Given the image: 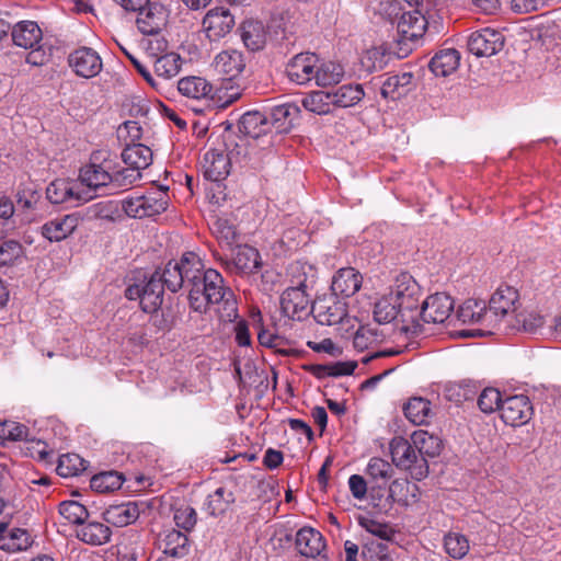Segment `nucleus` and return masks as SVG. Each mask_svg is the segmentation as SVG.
Instances as JSON below:
<instances>
[{"label": "nucleus", "instance_id": "43", "mask_svg": "<svg viewBox=\"0 0 561 561\" xmlns=\"http://www.w3.org/2000/svg\"><path fill=\"white\" fill-rule=\"evenodd\" d=\"M411 440L416 448L417 455L424 458L436 457L442 450V440L425 431L414 432Z\"/></svg>", "mask_w": 561, "mask_h": 561}, {"label": "nucleus", "instance_id": "1", "mask_svg": "<svg viewBox=\"0 0 561 561\" xmlns=\"http://www.w3.org/2000/svg\"><path fill=\"white\" fill-rule=\"evenodd\" d=\"M388 295L401 309V331L417 335L422 333V324L416 320L422 288L409 273H400L393 279Z\"/></svg>", "mask_w": 561, "mask_h": 561}, {"label": "nucleus", "instance_id": "10", "mask_svg": "<svg viewBox=\"0 0 561 561\" xmlns=\"http://www.w3.org/2000/svg\"><path fill=\"white\" fill-rule=\"evenodd\" d=\"M236 25L233 14L229 9L216 7L210 9L203 19V28L211 42L220 41L231 33Z\"/></svg>", "mask_w": 561, "mask_h": 561}, {"label": "nucleus", "instance_id": "25", "mask_svg": "<svg viewBox=\"0 0 561 561\" xmlns=\"http://www.w3.org/2000/svg\"><path fill=\"white\" fill-rule=\"evenodd\" d=\"M165 284L161 278L160 271H156L151 277L144 284L141 296V309L151 313L157 311L163 301Z\"/></svg>", "mask_w": 561, "mask_h": 561}, {"label": "nucleus", "instance_id": "47", "mask_svg": "<svg viewBox=\"0 0 561 561\" xmlns=\"http://www.w3.org/2000/svg\"><path fill=\"white\" fill-rule=\"evenodd\" d=\"M302 106L314 114L324 115L331 112L332 99L328 91H313L302 99Z\"/></svg>", "mask_w": 561, "mask_h": 561}, {"label": "nucleus", "instance_id": "57", "mask_svg": "<svg viewBox=\"0 0 561 561\" xmlns=\"http://www.w3.org/2000/svg\"><path fill=\"white\" fill-rule=\"evenodd\" d=\"M60 515L71 524L82 525L89 517L84 505L77 501H64L59 504Z\"/></svg>", "mask_w": 561, "mask_h": 561}, {"label": "nucleus", "instance_id": "44", "mask_svg": "<svg viewBox=\"0 0 561 561\" xmlns=\"http://www.w3.org/2000/svg\"><path fill=\"white\" fill-rule=\"evenodd\" d=\"M413 75L411 72H402L401 75L390 76L386 79L381 87V95L385 99H397L408 91V87L412 83Z\"/></svg>", "mask_w": 561, "mask_h": 561}, {"label": "nucleus", "instance_id": "41", "mask_svg": "<svg viewBox=\"0 0 561 561\" xmlns=\"http://www.w3.org/2000/svg\"><path fill=\"white\" fill-rule=\"evenodd\" d=\"M332 106L351 107L356 105L364 98L365 93L360 84H344L330 92Z\"/></svg>", "mask_w": 561, "mask_h": 561}, {"label": "nucleus", "instance_id": "3", "mask_svg": "<svg viewBox=\"0 0 561 561\" xmlns=\"http://www.w3.org/2000/svg\"><path fill=\"white\" fill-rule=\"evenodd\" d=\"M204 262L195 252H185L179 260L169 261L162 268H159L165 287L176 293L196 284L195 278L201 275Z\"/></svg>", "mask_w": 561, "mask_h": 561}, {"label": "nucleus", "instance_id": "32", "mask_svg": "<svg viewBox=\"0 0 561 561\" xmlns=\"http://www.w3.org/2000/svg\"><path fill=\"white\" fill-rule=\"evenodd\" d=\"M149 62L152 64L153 71L158 78L169 80L180 72L182 59L175 53H168L161 56L151 54L149 55Z\"/></svg>", "mask_w": 561, "mask_h": 561}, {"label": "nucleus", "instance_id": "36", "mask_svg": "<svg viewBox=\"0 0 561 561\" xmlns=\"http://www.w3.org/2000/svg\"><path fill=\"white\" fill-rule=\"evenodd\" d=\"M231 265L240 274L256 273L261 266L260 253L252 247H239L234 253Z\"/></svg>", "mask_w": 561, "mask_h": 561}, {"label": "nucleus", "instance_id": "23", "mask_svg": "<svg viewBox=\"0 0 561 561\" xmlns=\"http://www.w3.org/2000/svg\"><path fill=\"white\" fill-rule=\"evenodd\" d=\"M13 43L24 49L38 50L43 32L34 21H21L11 31Z\"/></svg>", "mask_w": 561, "mask_h": 561}, {"label": "nucleus", "instance_id": "37", "mask_svg": "<svg viewBox=\"0 0 561 561\" xmlns=\"http://www.w3.org/2000/svg\"><path fill=\"white\" fill-rule=\"evenodd\" d=\"M178 90L186 98L199 100L211 94L213 85L202 77L190 76L179 80Z\"/></svg>", "mask_w": 561, "mask_h": 561}, {"label": "nucleus", "instance_id": "31", "mask_svg": "<svg viewBox=\"0 0 561 561\" xmlns=\"http://www.w3.org/2000/svg\"><path fill=\"white\" fill-rule=\"evenodd\" d=\"M239 130L252 138H259L271 131L267 114L260 111H249L239 121Z\"/></svg>", "mask_w": 561, "mask_h": 561}, {"label": "nucleus", "instance_id": "35", "mask_svg": "<svg viewBox=\"0 0 561 561\" xmlns=\"http://www.w3.org/2000/svg\"><path fill=\"white\" fill-rule=\"evenodd\" d=\"M234 501L233 492L220 486L206 497L203 510L210 516H219L226 513Z\"/></svg>", "mask_w": 561, "mask_h": 561}, {"label": "nucleus", "instance_id": "6", "mask_svg": "<svg viewBox=\"0 0 561 561\" xmlns=\"http://www.w3.org/2000/svg\"><path fill=\"white\" fill-rule=\"evenodd\" d=\"M307 276L302 273L297 280H291L279 298L282 313L293 320H302L310 312L311 299L307 293Z\"/></svg>", "mask_w": 561, "mask_h": 561}, {"label": "nucleus", "instance_id": "14", "mask_svg": "<svg viewBox=\"0 0 561 561\" xmlns=\"http://www.w3.org/2000/svg\"><path fill=\"white\" fill-rule=\"evenodd\" d=\"M46 196L51 204L70 203L73 205L92 198V195L80 188L79 183L66 180L53 181L46 188Z\"/></svg>", "mask_w": 561, "mask_h": 561}, {"label": "nucleus", "instance_id": "64", "mask_svg": "<svg viewBox=\"0 0 561 561\" xmlns=\"http://www.w3.org/2000/svg\"><path fill=\"white\" fill-rule=\"evenodd\" d=\"M28 430L25 425L12 421L0 423V437L9 440L27 439Z\"/></svg>", "mask_w": 561, "mask_h": 561}, {"label": "nucleus", "instance_id": "12", "mask_svg": "<svg viewBox=\"0 0 561 561\" xmlns=\"http://www.w3.org/2000/svg\"><path fill=\"white\" fill-rule=\"evenodd\" d=\"M488 307L484 301L468 299L456 311L455 318L463 324H477L479 335L493 334L494 325L486 323Z\"/></svg>", "mask_w": 561, "mask_h": 561}, {"label": "nucleus", "instance_id": "45", "mask_svg": "<svg viewBox=\"0 0 561 561\" xmlns=\"http://www.w3.org/2000/svg\"><path fill=\"white\" fill-rule=\"evenodd\" d=\"M124 482V478L117 471H105L92 477L90 486L99 493H107L118 490Z\"/></svg>", "mask_w": 561, "mask_h": 561}, {"label": "nucleus", "instance_id": "62", "mask_svg": "<svg viewBox=\"0 0 561 561\" xmlns=\"http://www.w3.org/2000/svg\"><path fill=\"white\" fill-rule=\"evenodd\" d=\"M113 182L115 186H129L136 183L141 178V172L133 167L118 168L116 156L114 154V172Z\"/></svg>", "mask_w": 561, "mask_h": 561}, {"label": "nucleus", "instance_id": "30", "mask_svg": "<svg viewBox=\"0 0 561 561\" xmlns=\"http://www.w3.org/2000/svg\"><path fill=\"white\" fill-rule=\"evenodd\" d=\"M460 54L455 48H443L430 61V69L437 77H447L457 70Z\"/></svg>", "mask_w": 561, "mask_h": 561}, {"label": "nucleus", "instance_id": "59", "mask_svg": "<svg viewBox=\"0 0 561 561\" xmlns=\"http://www.w3.org/2000/svg\"><path fill=\"white\" fill-rule=\"evenodd\" d=\"M415 490L416 486L412 485ZM411 493V485L407 479H396L393 480L388 488V496L386 501L391 505L393 503H398L400 505L409 504V494Z\"/></svg>", "mask_w": 561, "mask_h": 561}, {"label": "nucleus", "instance_id": "53", "mask_svg": "<svg viewBox=\"0 0 561 561\" xmlns=\"http://www.w3.org/2000/svg\"><path fill=\"white\" fill-rule=\"evenodd\" d=\"M382 339L383 335L380 334L377 329L368 325H362L353 336V345L357 351L364 352L374 345H377L382 341Z\"/></svg>", "mask_w": 561, "mask_h": 561}, {"label": "nucleus", "instance_id": "39", "mask_svg": "<svg viewBox=\"0 0 561 561\" xmlns=\"http://www.w3.org/2000/svg\"><path fill=\"white\" fill-rule=\"evenodd\" d=\"M162 545L163 552L173 558H184L190 552L187 535L176 529L165 531Z\"/></svg>", "mask_w": 561, "mask_h": 561}, {"label": "nucleus", "instance_id": "19", "mask_svg": "<svg viewBox=\"0 0 561 561\" xmlns=\"http://www.w3.org/2000/svg\"><path fill=\"white\" fill-rule=\"evenodd\" d=\"M296 548L299 553L307 558L325 559L322 553L325 549V541L322 534L312 527H304L296 534Z\"/></svg>", "mask_w": 561, "mask_h": 561}, {"label": "nucleus", "instance_id": "46", "mask_svg": "<svg viewBox=\"0 0 561 561\" xmlns=\"http://www.w3.org/2000/svg\"><path fill=\"white\" fill-rule=\"evenodd\" d=\"M210 230L214 236L226 244H231L237 237V228L228 216H214L210 222Z\"/></svg>", "mask_w": 561, "mask_h": 561}, {"label": "nucleus", "instance_id": "56", "mask_svg": "<svg viewBox=\"0 0 561 561\" xmlns=\"http://www.w3.org/2000/svg\"><path fill=\"white\" fill-rule=\"evenodd\" d=\"M504 399L505 397H503L499 389L488 387L479 394L478 407L481 412L491 414L501 410Z\"/></svg>", "mask_w": 561, "mask_h": 561}, {"label": "nucleus", "instance_id": "5", "mask_svg": "<svg viewBox=\"0 0 561 561\" xmlns=\"http://www.w3.org/2000/svg\"><path fill=\"white\" fill-rule=\"evenodd\" d=\"M518 306V290L508 285L499 286L489 300L486 323L494 325L495 330L504 322L508 325L512 321L510 318L516 312Z\"/></svg>", "mask_w": 561, "mask_h": 561}, {"label": "nucleus", "instance_id": "16", "mask_svg": "<svg viewBox=\"0 0 561 561\" xmlns=\"http://www.w3.org/2000/svg\"><path fill=\"white\" fill-rule=\"evenodd\" d=\"M363 285V275L354 267H342L335 272L331 282V295L346 301L353 297Z\"/></svg>", "mask_w": 561, "mask_h": 561}, {"label": "nucleus", "instance_id": "52", "mask_svg": "<svg viewBox=\"0 0 561 561\" xmlns=\"http://www.w3.org/2000/svg\"><path fill=\"white\" fill-rule=\"evenodd\" d=\"M141 213L151 217L163 213L168 207V194L164 191L140 195Z\"/></svg>", "mask_w": 561, "mask_h": 561}, {"label": "nucleus", "instance_id": "50", "mask_svg": "<svg viewBox=\"0 0 561 561\" xmlns=\"http://www.w3.org/2000/svg\"><path fill=\"white\" fill-rule=\"evenodd\" d=\"M87 469V462L77 454L61 455L58 459L56 471L62 478L80 474Z\"/></svg>", "mask_w": 561, "mask_h": 561}, {"label": "nucleus", "instance_id": "15", "mask_svg": "<svg viewBox=\"0 0 561 561\" xmlns=\"http://www.w3.org/2000/svg\"><path fill=\"white\" fill-rule=\"evenodd\" d=\"M68 62L77 76L85 79L98 76L103 68L100 55L90 47L73 50L68 57Z\"/></svg>", "mask_w": 561, "mask_h": 561}, {"label": "nucleus", "instance_id": "48", "mask_svg": "<svg viewBox=\"0 0 561 561\" xmlns=\"http://www.w3.org/2000/svg\"><path fill=\"white\" fill-rule=\"evenodd\" d=\"M398 317L401 318V309L388 294L375 304L374 319L378 323H390Z\"/></svg>", "mask_w": 561, "mask_h": 561}, {"label": "nucleus", "instance_id": "29", "mask_svg": "<svg viewBox=\"0 0 561 561\" xmlns=\"http://www.w3.org/2000/svg\"><path fill=\"white\" fill-rule=\"evenodd\" d=\"M77 538L90 546H102L111 540V528L100 522L83 523L76 531Z\"/></svg>", "mask_w": 561, "mask_h": 561}, {"label": "nucleus", "instance_id": "38", "mask_svg": "<svg viewBox=\"0 0 561 561\" xmlns=\"http://www.w3.org/2000/svg\"><path fill=\"white\" fill-rule=\"evenodd\" d=\"M122 160L141 172L152 163V151L142 144L128 145L122 152Z\"/></svg>", "mask_w": 561, "mask_h": 561}, {"label": "nucleus", "instance_id": "49", "mask_svg": "<svg viewBox=\"0 0 561 561\" xmlns=\"http://www.w3.org/2000/svg\"><path fill=\"white\" fill-rule=\"evenodd\" d=\"M3 541L2 550L10 553L24 551L32 545L30 534L22 528L7 529Z\"/></svg>", "mask_w": 561, "mask_h": 561}, {"label": "nucleus", "instance_id": "33", "mask_svg": "<svg viewBox=\"0 0 561 561\" xmlns=\"http://www.w3.org/2000/svg\"><path fill=\"white\" fill-rule=\"evenodd\" d=\"M240 36L245 47L252 51L262 49L266 43L265 26L260 21H244L240 26Z\"/></svg>", "mask_w": 561, "mask_h": 561}, {"label": "nucleus", "instance_id": "9", "mask_svg": "<svg viewBox=\"0 0 561 561\" xmlns=\"http://www.w3.org/2000/svg\"><path fill=\"white\" fill-rule=\"evenodd\" d=\"M311 312L321 325H336L350 321L347 302L331 294L318 297L311 305Z\"/></svg>", "mask_w": 561, "mask_h": 561}, {"label": "nucleus", "instance_id": "17", "mask_svg": "<svg viewBox=\"0 0 561 561\" xmlns=\"http://www.w3.org/2000/svg\"><path fill=\"white\" fill-rule=\"evenodd\" d=\"M318 58L311 53L297 54L288 62L286 73L290 81L298 84H305L311 79H316Z\"/></svg>", "mask_w": 561, "mask_h": 561}, {"label": "nucleus", "instance_id": "55", "mask_svg": "<svg viewBox=\"0 0 561 561\" xmlns=\"http://www.w3.org/2000/svg\"><path fill=\"white\" fill-rule=\"evenodd\" d=\"M388 64V56L381 47H371L364 51L360 57V65L367 72L383 69Z\"/></svg>", "mask_w": 561, "mask_h": 561}, {"label": "nucleus", "instance_id": "28", "mask_svg": "<svg viewBox=\"0 0 561 561\" xmlns=\"http://www.w3.org/2000/svg\"><path fill=\"white\" fill-rule=\"evenodd\" d=\"M139 513L137 503L126 502L111 505L104 511L103 517L107 524H112L116 527H125L136 522L139 517Z\"/></svg>", "mask_w": 561, "mask_h": 561}, {"label": "nucleus", "instance_id": "26", "mask_svg": "<svg viewBox=\"0 0 561 561\" xmlns=\"http://www.w3.org/2000/svg\"><path fill=\"white\" fill-rule=\"evenodd\" d=\"M299 113V107L293 103H284L274 106L267 114L270 129H275L277 134L288 133Z\"/></svg>", "mask_w": 561, "mask_h": 561}, {"label": "nucleus", "instance_id": "54", "mask_svg": "<svg viewBox=\"0 0 561 561\" xmlns=\"http://www.w3.org/2000/svg\"><path fill=\"white\" fill-rule=\"evenodd\" d=\"M343 76V67L340 64L329 61L317 68L316 82L321 87L331 85L339 83Z\"/></svg>", "mask_w": 561, "mask_h": 561}, {"label": "nucleus", "instance_id": "11", "mask_svg": "<svg viewBox=\"0 0 561 561\" xmlns=\"http://www.w3.org/2000/svg\"><path fill=\"white\" fill-rule=\"evenodd\" d=\"M468 50L477 57H491L504 47V36L492 28L473 32L468 38Z\"/></svg>", "mask_w": 561, "mask_h": 561}, {"label": "nucleus", "instance_id": "40", "mask_svg": "<svg viewBox=\"0 0 561 561\" xmlns=\"http://www.w3.org/2000/svg\"><path fill=\"white\" fill-rule=\"evenodd\" d=\"M405 417L415 425H424L432 417L431 402L423 398H412L403 408Z\"/></svg>", "mask_w": 561, "mask_h": 561}, {"label": "nucleus", "instance_id": "63", "mask_svg": "<svg viewBox=\"0 0 561 561\" xmlns=\"http://www.w3.org/2000/svg\"><path fill=\"white\" fill-rule=\"evenodd\" d=\"M23 255V247L15 240L0 242V266L13 264Z\"/></svg>", "mask_w": 561, "mask_h": 561}, {"label": "nucleus", "instance_id": "27", "mask_svg": "<svg viewBox=\"0 0 561 561\" xmlns=\"http://www.w3.org/2000/svg\"><path fill=\"white\" fill-rule=\"evenodd\" d=\"M202 167L207 180L218 182L229 174L230 161L224 152L208 150L203 157Z\"/></svg>", "mask_w": 561, "mask_h": 561}, {"label": "nucleus", "instance_id": "8", "mask_svg": "<svg viewBox=\"0 0 561 561\" xmlns=\"http://www.w3.org/2000/svg\"><path fill=\"white\" fill-rule=\"evenodd\" d=\"M455 304L453 298L445 293H436L422 301L416 310V320L423 323L442 324L451 322Z\"/></svg>", "mask_w": 561, "mask_h": 561}, {"label": "nucleus", "instance_id": "2", "mask_svg": "<svg viewBox=\"0 0 561 561\" xmlns=\"http://www.w3.org/2000/svg\"><path fill=\"white\" fill-rule=\"evenodd\" d=\"M194 285L187 288L190 307L199 313H205L211 305L229 300L232 293L225 287L224 278L214 268L203 267L201 275L195 278Z\"/></svg>", "mask_w": 561, "mask_h": 561}, {"label": "nucleus", "instance_id": "18", "mask_svg": "<svg viewBox=\"0 0 561 561\" xmlns=\"http://www.w3.org/2000/svg\"><path fill=\"white\" fill-rule=\"evenodd\" d=\"M366 474L369 478L371 499L376 500L382 496L381 491L392 478L393 468L388 461L373 457L366 467Z\"/></svg>", "mask_w": 561, "mask_h": 561}, {"label": "nucleus", "instance_id": "24", "mask_svg": "<svg viewBox=\"0 0 561 561\" xmlns=\"http://www.w3.org/2000/svg\"><path fill=\"white\" fill-rule=\"evenodd\" d=\"M214 67L218 73L231 80L243 72L245 58L243 54L237 49L222 50L215 57Z\"/></svg>", "mask_w": 561, "mask_h": 561}, {"label": "nucleus", "instance_id": "21", "mask_svg": "<svg viewBox=\"0 0 561 561\" xmlns=\"http://www.w3.org/2000/svg\"><path fill=\"white\" fill-rule=\"evenodd\" d=\"M427 24L426 18L419 10L403 12L398 22L401 41L404 43L416 42L424 35Z\"/></svg>", "mask_w": 561, "mask_h": 561}, {"label": "nucleus", "instance_id": "20", "mask_svg": "<svg viewBox=\"0 0 561 561\" xmlns=\"http://www.w3.org/2000/svg\"><path fill=\"white\" fill-rule=\"evenodd\" d=\"M167 23V14L162 5L148 3L137 15L136 24L144 35H157Z\"/></svg>", "mask_w": 561, "mask_h": 561}, {"label": "nucleus", "instance_id": "22", "mask_svg": "<svg viewBox=\"0 0 561 561\" xmlns=\"http://www.w3.org/2000/svg\"><path fill=\"white\" fill-rule=\"evenodd\" d=\"M78 224L79 219L76 215H65L46 221L41 227V233L50 242H60L73 233Z\"/></svg>", "mask_w": 561, "mask_h": 561}, {"label": "nucleus", "instance_id": "13", "mask_svg": "<svg viewBox=\"0 0 561 561\" xmlns=\"http://www.w3.org/2000/svg\"><path fill=\"white\" fill-rule=\"evenodd\" d=\"M501 419L511 426L526 424L533 415V405L528 397L524 394L507 396L501 405Z\"/></svg>", "mask_w": 561, "mask_h": 561}, {"label": "nucleus", "instance_id": "61", "mask_svg": "<svg viewBox=\"0 0 561 561\" xmlns=\"http://www.w3.org/2000/svg\"><path fill=\"white\" fill-rule=\"evenodd\" d=\"M173 520L176 527L184 530V533H188L193 530L197 522V513L190 505H180L175 507L173 513Z\"/></svg>", "mask_w": 561, "mask_h": 561}, {"label": "nucleus", "instance_id": "7", "mask_svg": "<svg viewBox=\"0 0 561 561\" xmlns=\"http://www.w3.org/2000/svg\"><path fill=\"white\" fill-rule=\"evenodd\" d=\"M390 454L393 463L401 469L409 470L416 480H422L428 474L427 460L417 455L412 442L397 436L390 442Z\"/></svg>", "mask_w": 561, "mask_h": 561}, {"label": "nucleus", "instance_id": "42", "mask_svg": "<svg viewBox=\"0 0 561 561\" xmlns=\"http://www.w3.org/2000/svg\"><path fill=\"white\" fill-rule=\"evenodd\" d=\"M545 317L536 310H524L515 314L514 320L508 322L507 328L526 333H536L542 328Z\"/></svg>", "mask_w": 561, "mask_h": 561}, {"label": "nucleus", "instance_id": "58", "mask_svg": "<svg viewBox=\"0 0 561 561\" xmlns=\"http://www.w3.org/2000/svg\"><path fill=\"white\" fill-rule=\"evenodd\" d=\"M444 547L446 553L454 559H462L469 551V541L466 536L458 533L445 535Z\"/></svg>", "mask_w": 561, "mask_h": 561}, {"label": "nucleus", "instance_id": "60", "mask_svg": "<svg viewBox=\"0 0 561 561\" xmlns=\"http://www.w3.org/2000/svg\"><path fill=\"white\" fill-rule=\"evenodd\" d=\"M358 524L366 531L385 541H391L396 535L394 529L388 524L377 522L369 517H359Z\"/></svg>", "mask_w": 561, "mask_h": 561}, {"label": "nucleus", "instance_id": "51", "mask_svg": "<svg viewBox=\"0 0 561 561\" xmlns=\"http://www.w3.org/2000/svg\"><path fill=\"white\" fill-rule=\"evenodd\" d=\"M444 396L448 401L461 404L465 401L473 400L476 387L469 381L448 383L444 389Z\"/></svg>", "mask_w": 561, "mask_h": 561}, {"label": "nucleus", "instance_id": "4", "mask_svg": "<svg viewBox=\"0 0 561 561\" xmlns=\"http://www.w3.org/2000/svg\"><path fill=\"white\" fill-rule=\"evenodd\" d=\"M114 154L107 149L91 153L90 162L80 170V181L91 190L104 187L113 182Z\"/></svg>", "mask_w": 561, "mask_h": 561}, {"label": "nucleus", "instance_id": "34", "mask_svg": "<svg viewBox=\"0 0 561 561\" xmlns=\"http://www.w3.org/2000/svg\"><path fill=\"white\" fill-rule=\"evenodd\" d=\"M356 367L357 363L350 360L336 362L327 365L310 364L305 365L304 369L313 375L316 378L323 379L325 377H340L352 375Z\"/></svg>", "mask_w": 561, "mask_h": 561}]
</instances>
